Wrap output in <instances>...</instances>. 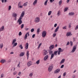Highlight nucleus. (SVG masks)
<instances>
[{
	"label": "nucleus",
	"mask_w": 78,
	"mask_h": 78,
	"mask_svg": "<svg viewBox=\"0 0 78 78\" xmlns=\"http://www.w3.org/2000/svg\"><path fill=\"white\" fill-rule=\"evenodd\" d=\"M25 55V52H21L20 55V56L22 57L24 56Z\"/></svg>",
	"instance_id": "nucleus-14"
},
{
	"label": "nucleus",
	"mask_w": 78,
	"mask_h": 78,
	"mask_svg": "<svg viewBox=\"0 0 78 78\" xmlns=\"http://www.w3.org/2000/svg\"><path fill=\"white\" fill-rule=\"evenodd\" d=\"M68 9V8H65L64 9V12H66V11H67V10Z\"/></svg>",
	"instance_id": "nucleus-41"
},
{
	"label": "nucleus",
	"mask_w": 78,
	"mask_h": 78,
	"mask_svg": "<svg viewBox=\"0 0 78 78\" xmlns=\"http://www.w3.org/2000/svg\"><path fill=\"white\" fill-rule=\"evenodd\" d=\"M74 14L75 13L73 12H70L69 14V16H73Z\"/></svg>",
	"instance_id": "nucleus-16"
},
{
	"label": "nucleus",
	"mask_w": 78,
	"mask_h": 78,
	"mask_svg": "<svg viewBox=\"0 0 78 78\" xmlns=\"http://www.w3.org/2000/svg\"><path fill=\"white\" fill-rule=\"evenodd\" d=\"M32 64H33L31 61H29L27 63V66L28 67H30Z\"/></svg>",
	"instance_id": "nucleus-8"
},
{
	"label": "nucleus",
	"mask_w": 78,
	"mask_h": 78,
	"mask_svg": "<svg viewBox=\"0 0 78 78\" xmlns=\"http://www.w3.org/2000/svg\"><path fill=\"white\" fill-rule=\"evenodd\" d=\"M64 65H62L61 66V67H60V68H61V69H62V68H63V67H64Z\"/></svg>",
	"instance_id": "nucleus-52"
},
{
	"label": "nucleus",
	"mask_w": 78,
	"mask_h": 78,
	"mask_svg": "<svg viewBox=\"0 0 78 78\" xmlns=\"http://www.w3.org/2000/svg\"><path fill=\"white\" fill-rule=\"evenodd\" d=\"M1 2H2V3L4 2V0H0Z\"/></svg>",
	"instance_id": "nucleus-62"
},
{
	"label": "nucleus",
	"mask_w": 78,
	"mask_h": 78,
	"mask_svg": "<svg viewBox=\"0 0 78 78\" xmlns=\"http://www.w3.org/2000/svg\"><path fill=\"white\" fill-rule=\"evenodd\" d=\"M37 0H35L33 3V6H35L37 4Z\"/></svg>",
	"instance_id": "nucleus-12"
},
{
	"label": "nucleus",
	"mask_w": 78,
	"mask_h": 78,
	"mask_svg": "<svg viewBox=\"0 0 78 78\" xmlns=\"http://www.w3.org/2000/svg\"><path fill=\"white\" fill-rule=\"evenodd\" d=\"M57 53H58L57 51H55L54 52V54L55 55H57Z\"/></svg>",
	"instance_id": "nucleus-34"
},
{
	"label": "nucleus",
	"mask_w": 78,
	"mask_h": 78,
	"mask_svg": "<svg viewBox=\"0 0 78 78\" xmlns=\"http://www.w3.org/2000/svg\"><path fill=\"white\" fill-rule=\"evenodd\" d=\"M48 0H46L45 1L44 3V6H47V3H48Z\"/></svg>",
	"instance_id": "nucleus-18"
},
{
	"label": "nucleus",
	"mask_w": 78,
	"mask_h": 78,
	"mask_svg": "<svg viewBox=\"0 0 78 78\" xmlns=\"http://www.w3.org/2000/svg\"><path fill=\"white\" fill-rule=\"evenodd\" d=\"M56 36V33L54 34L53 35V37H55Z\"/></svg>",
	"instance_id": "nucleus-45"
},
{
	"label": "nucleus",
	"mask_w": 78,
	"mask_h": 78,
	"mask_svg": "<svg viewBox=\"0 0 78 78\" xmlns=\"http://www.w3.org/2000/svg\"><path fill=\"white\" fill-rule=\"evenodd\" d=\"M27 59H28L29 58V51H27Z\"/></svg>",
	"instance_id": "nucleus-20"
},
{
	"label": "nucleus",
	"mask_w": 78,
	"mask_h": 78,
	"mask_svg": "<svg viewBox=\"0 0 78 78\" xmlns=\"http://www.w3.org/2000/svg\"><path fill=\"white\" fill-rule=\"evenodd\" d=\"M52 12V11H49L48 12V16H50V15L51 14Z\"/></svg>",
	"instance_id": "nucleus-29"
},
{
	"label": "nucleus",
	"mask_w": 78,
	"mask_h": 78,
	"mask_svg": "<svg viewBox=\"0 0 78 78\" xmlns=\"http://www.w3.org/2000/svg\"><path fill=\"white\" fill-rule=\"evenodd\" d=\"M19 47L21 49H22L23 48V46H22V44L20 45Z\"/></svg>",
	"instance_id": "nucleus-36"
},
{
	"label": "nucleus",
	"mask_w": 78,
	"mask_h": 78,
	"mask_svg": "<svg viewBox=\"0 0 78 78\" xmlns=\"http://www.w3.org/2000/svg\"><path fill=\"white\" fill-rule=\"evenodd\" d=\"M39 63H40V60H38L37 62H36V64H37V65H38V64H39Z\"/></svg>",
	"instance_id": "nucleus-31"
},
{
	"label": "nucleus",
	"mask_w": 78,
	"mask_h": 78,
	"mask_svg": "<svg viewBox=\"0 0 78 78\" xmlns=\"http://www.w3.org/2000/svg\"><path fill=\"white\" fill-rule=\"evenodd\" d=\"M24 15H25V11H24L22 12L20 17L17 21V23H18L19 25H21L22 23V19H23V17L24 16Z\"/></svg>",
	"instance_id": "nucleus-1"
},
{
	"label": "nucleus",
	"mask_w": 78,
	"mask_h": 78,
	"mask_svg": "<svg viewBox=\"0 0 78 78\" xmlns=\"http://www.w3.org/2000/svg\"><path fill=\"white\" fill-rule=\"evenodd\" d=\"M62 28L63 30H66L67 29V26H64Z\"/></svg>",
	"instance_id": "nucleus-40"
},
{
	"label": "nucleus",
	"mask_w": 78,
	"mask_h": 78,
	"mask_svg": "<svg viewBox=\"0 0 78 78\" xmlns=\"http://www.w3.org/2000/svg\"><path fill=\"white\" fill-rule=\"evenodd\" d=\"M33 73H32L29 74V76H30V77H31L32 76H33Z\"/></svg>",
	"instance_id": "nucleus-37"
},
{
	"label": "nucleus",
	"mask_w": 78,
	"mask_h": 78,
	"mask_svg": "<svg viewBox=\"0 0 78 78\" xmlns=\"http://www.w3.org/2000/svg\"><path fill=\"white\" fill-rule=\"evenodd\" d=\"M62 3V0H60L59 2V5H61Z\"/></svg>",
	"instance_id": "nucleus-43"
},
{
	"label": "nucleus",
	"mask_w": 78,
	"mask_h": 78,
	"mask_svg": "<svg viewBox=\"0 0 78 78\" xmlns=\"http://www.w3.org/2000/svg\"><path fill=\"white\" fill-rule=\"evenodd\" d=\"M16 42V39H15L13 40L12 41V45H14V43H15Z\"/></svg>",
	"instance_id": "nucleus-21"
},
{
	"label": "nucleus",
	"mask_w": 78,
	"mask_h": 78,
	"mask_svg": "<svg viewBox=\"0 0 78 78\" xmlns=\"http://www.w3.org/2000/svg\"><path fill=\"white\" fill-rule=\"evenodd\" d=\"M54 47H55V45H52L50 46L49 49L50 50H52V49L54 48Z\"/></svg>",
	"instance_id": "nucleus-13"
},
{
	"label": "nucleus",
	"mask_w": 78,
	"mask_h": 78,
	"mask_svg": "<svg viewBox=\"0 0 78 78\" xmlns=\"http://www.w3.org/2000/svg\"><path fill=\"white\" fill-rule=\"evenodd\" d=\"M54 27H57V24L55 23V24L54 26Z\"/></svg>",
	"instance_id": "nucleus-54"
},
{
	"label": "nucleus",
	"mask_w": 78,
	"mask_h": 78,
	"mask_svg": "<svg viewBox=\"0 0 78 78\" xmlns=\"http://www.w3.org/2000/svg\"><path fill=\"white\" fill-rule=\"evenodd\" d=\"M22 32H20L19 34V35L20 36H21V35H22Z\"/></svg>",
	"instance_id": "nucleus-46"
},
{
	"label": "nucleus",
	"mask_w": 78,
	"mask_h": 78,
	"mask_svg": "<svg viewBox=\"0 0 78 78\" xmlns=\"http://www.w3.org/2000/svg\"><path fill=\"white\" fill-rule=\"evenodd\" d=\"M76 46H74L73 47V49L71 51V53H74L75 52V50H76Z\"/></svg>",
	"instance_id": "nucleus-10"
},
{
	"label": "nucleus",
	"mask_w": 78,
	"mask_h": 78,
	"mask_svg": "<svg viewBox=\"0 0 78 78\" xmlns=\"http://www.w3.org/2000/svg\"><path fill=\"white\" fill-rule=\"evenodd\" d=\"M22 4V2L20 1L18 5V8H23V5H21V4Z\"/></svg>",
	"instance_id": "nucleus-7"
},
{
	"label": "nucleus",
	"mask_w": 78,
	"mask_h": 78,
	"mask_svg": "<svg viewBox=\"0 0 78 78\" xmlns=\"http://www.w3.org/2000/svg\"><path fill=\"white\" fill-rule=\"evenodd\" d=\"M27 3H28V2L24 3L23 6H26L27 5Z\"/></svg>",
	"instance_id": "nucleus-33"
},
{
	"label": "nucleus",
	"mask_w": 78,
	"mask_h": 78,
	"mask_svg": "<svg viewBox=\"0 0 78 78\" xmlns=\"http://www.w3.org/2000/svg\"><path fill=\"white\" fill-rule=\"evenodd\" d=\"M69 44H70V42H68L67 43V44H66V45H69Z\"/></svg>",
	"instance_id": "nucleus-55"
},
{
	"label": "nucleus",
	"mask_w": 78,
	"mask_h": 78,
	"mask_svg": "<svg viewBox=\"0 0 78 78\" xmlns=\"http://www.w3.org/2000/svg\"><path fill=\"white\" fill-rule=\"evenodd\" d=\"M57 16H59L61 15V11L60 10L58 11L57 13Z\"/></svg>",
	"instance_id": "nucleus-25"
},
{
	"label": "nucleus",
	"mask_w": 78,
	"mask_h": 78,
	"mask_svg": "<svg viewBox=\"0 0 78 78\" xmlns=\"http://www.w3.org/2000/svg\"><path fill=\"white\" fill-rule=\"evenodd\" d=\"M61 52H60V51H58V55H60V53Z\"/></svg>",
	"instance_id": "nucleus-58"
},
{
	"label": "nucleus",
	"mask_w": 78,
	"mask_h": 78,
	"mask_svg": "<svg viewBox=\"0 0 78 78\" xmlns=\"http://www.w3.org/2000/svg\"><path fill=\"white\" fill-rule=\"evenodd\" d=\"M47 31H43L41 34V36L42 37H45L47 35Z\"/></svg>",
	"instance_id": "nucleus-3"
},
{
	"label": "nucleus",
	"mask_w": 78,
	"mask_h": 78,
	"mask_svg": "<svg viewBox=\"0 0 78 78\" xmlns=\"http://www.w3.org/2000/svg\"><path fill=\"white\" fill-rule=\"evenodd\" d=\"M78 29V25H77L76 27V28H75V30H77Z\"/></svg>",
	"instance_id": "nucleus-47"
},
{
	"label": "nucleus",
	"mask_w": 78,
	"mask_h": 78,
	"mask_svg": "<svg viewBox=\"0 0 78 78\" xmlns=\"http://www.w3.org/2000/svg\"><path fill=\"white\" fill-rule=\"evenodd\" d=\"M48 58V55H47L46 56H45L44 58V61H46Z\"/></svg>",
	"instance_id": "nucleus-17"
},
{
	"label": "nucleus",
	"mask_w": 78,
	"mask_h": 78,
	"mask_svg": "<svg viewBox=\"0 0 78 78\" xmlns=\"http://www.w3.org/2000/svg\"><path fill=\"white\" fill-rule=\"evenodd\" d=\"M17 14L16 13H13L12 14V17H14V20H17Z\"/></svg>",
	"instance_id": "nucleus-4"
},
{
	"label": "nucleus",
	"mask_w": 78,
	"mask_h": 78,
	"mask_svg": "<svg viewBox=\"0 0 78 78\" xmlns=\"http://www.w3.org/2000/svg\"><path fill=\"white\" fill-rule=\"evenodd\" d=\"M35 36H36V35H35V34H33V35H32V38H34V37H35Z\"/></svg>",
	"instance_id": "nucleus-51"
},
{
	"label": "nucleus",
	"mask_w": 78,
	"mask_h": 78,
	"mask_svg": "<svg viewBox=\"0 0 78 78\" xmlns=\"http://www.w3.org/2000/svg\"><path fill=\"white\" fill-rule=\"evenodd\" d=\"M53 69V65H51L49 66L48 69V72H51V71Z\"/></svg>",
	"instance_id": "nucleus-5"
},
{
	"label": "nucleus",
	"mask_w": 78,
	"mask_h": 78,
	"mask_svg": "<svg viewBox=\"0 0 78 78\" xmlns=\"http://www.w3.org/2000/svg\"><path fill=\"white\" fill-rule=\"evenodd\" d=\"M70 2V0H67L66 1V2L68 3H69V2Z\"/></svg>",
	"instance_id": "nucleus-59"
},
{
	"label": "nucleus",
	"mask_w": 78,
	"mask_h": 78,
	"mask_svg": "<svg viewBox=\"0 0 78 78\" xmlns=\"http://www.w3.org/2000/svg\"><path fill=\"white\" fill-rule=\"evenodd\" d=\"M28 36H30V35L29 34V32H27L26 34L24 37V40H26V39H27V37H28Z\"/></svg>",
	"instance_id": "nucleus-9"
},
{
	"label": "nucleus",
	"mask_w": 78,
	"mask_h": 78,
	"mask_svg": "<svg viewBox=\"0 0 78 78\" xmlns=\"http://www.w3.org/2000/svg\"><path fill=\"white\" fill-rule=\"evenodd\" d=\"M40 32V28H38L37 29V34H39V32Z\"/></svg>",
	"instance_id": "nucleus-35"
},
{
	"label": "nucleus",
	"mask_w": 78,
	"mask_h": 78,
	"mask_svg": "<svg viewBox=\"0 0 78 78\" xmlns=\"http://www.w3.org/2000/svg\"><path fill=\"white\" fill-rule=\"evenodd\" d=\"M70 44L71 46H72L73 45V42H72V41H70Z\"/></svg>",
	"instance_id": "nucleus-50"
},
{
	"label": "nucleus",
	"mask_w": 78,
	"mask_h": 78,
	"mask_svg": "<svg viewBox=\"0 0 78 78\" xmlns=\"http://www.w3.org/2000/svg\"><path fill=\"white\" fill-rule=\"evenodd\" d=\"M24 27V24H22L21 25V29H22L23 28V27Z\"/></svg>",
	"instance_id": "nucleus-38"
},
{
	"label": "nucleus",
	"mask_w": 78,
	"mask_h": 78,
	"mask_svg": "<svg viewBox=\"0 0 78 78\" xmlns=\"http://www.w3.org/2000/svg\"><path fill=\"white\" fill-rule=\"evenodd\" d=\"M34 22L35 23H38V22H40V18L39 17H36L35 19Z\"/></svg>",
	"instance_id": "nucleus-6"
},
{
	"label": "nucleus",
	"mask_w": 78,
	"mask_h": 78,
	"mask_svg": "<svg viewBox=\"0 0 78 78\" xmlns=\"http://www.w3.org/2000/svg\"><path fill=\"white\" fill-rule=\"evenodd\" d=\"M29 29V28H25L26 31H28V30Z\"/></svg>",
	"instance_id": "nucleus-57"
},
{
	"label": "nucleus",
	"mask_w": 78,
	"mask_h": 78,
	"mask_svg": "<svg viewBox=\"0 0 78 78\" xmlns=\"http://www.w3.org/2000/svg\"><path fill=\"white\" fill-rule=\"evenodd\" d=\"M47 51H45L44 52V54L43 55H44V56L46 55H47Z\"/></svg>",
	"instance_id": "nucleus-30"
},
{
	"label": "nucleus",
	"mask_w": 78,
	"mask_h": 78,
	"mask_svg": "<svg viewBox=\"0 0 78 78\" xmlns=\"http://www.w3.org/2000/svg\"><path fill=\"white\" fill-rule=\"evenodd\" d=\"M70 35H72L71 32H68L66 34V36H70Z\"/></svg>",
	"instance_id": "nucleus-27"
},
{
	"label": "nucleus",
	"mask_w": 78,
	"mask_h": 78,
	"mask_svg": "<svg viewBox=\"0 0 78 78\" xmlns=\"http://www.w3.org/2000/svg\"><path fill=\"white\" fill-rule=\"evenodd\" d=\"M10 54H14V52H10Z\"/></svg>",
	"instance_id": "nucleus-63"
},
{
	"label": "nucleus",
	"mask_w": 78,
	"mask_h": 78,
	"mask_svg": "<svg viewBox=\"0 0 78 78\" xmlns=\"http://www.w3.org/2000/svg\"><path fill=\"white\" fill-rule=\"evenodd\" d=\"M48 52L49 55H51L50 59H52L53 57H54V54L53 53V51L51 50H49Z\"/></svg>",
	"instance_id": "nucleus-2"
},
{
	"label": "nucleus",
	"mask_w": 78,
	"mask_h": 78,
	"mask_svg": "<svg viewBox=\"0 0 78 78\" xmlns=\"http://www.w3.org/2000/svg\"><path fill=\"white\" fill-rule=\"evenodd\" d=\"M11 6L9 5V11L11 10Z\"/></svg>",
	"instance_id": "nucleus-42"
},
{
	"label": "nucleus",
	"mask_w": 78,
	"mask_h": 78,
	"mask_svg": "<svg viewBox=\"0 0 78 78\" xmlns=\"http://www.w3.org/2000/svg\"><path fill=\"white\" fill-rule=\"evenodd\" d=\"M65 61V59H63L61 61L60 63V64H62V63H64Z\"/></svg>",
	"instance_id": "nucleus-23"
},
{
	"label": "nucleus",
	"mask_w": 78,
	"mask_h": 78,
	"mask_svg": "<svg viewBox=\"0 0 78 78\" xmlns=\"http://www.w3.org/2000/svg\"><path fill=\"white\" fill-rule=\"evenodd\" d=\"M71 27V25L69 24V28H70Z\"/></svg>",
	"instance_id": "nucleus-60"
},
{
	"label": "nucleus",
	"mask_w": 78,
	"mask_h": 78,
	"mask_svg": "<svg viewBox=\"0 0 78 78\" xmlns=\"http://www.w3.org/2000/svg\"><path fill=\"white\" fill-rule=\"evenodd\" d=\"M6 61V60H5L4 59H2L0 61V62L1 63H5Z\"/></svg>",
	"instance_id": "nucleus-22"
},
{
	"label": "nucleus",
	"mask_w": 78,
	"mask_h": 78,
	"mask_svg": "<svg viewBox=\"0 0 78 78\" xmlns=\"http://www.w3.org/2000/svg\"><path fill=\"white\" fill-rule=\"evenodd\" d=\"M18 75H19L20 76V75H21V72H20L18 73Z\"/></svg>",
	"instance_id": "nucleus-56"
},
{
	"label": "nucleus",
	"mask_w": 78,
	"mask_h": 78,
	"mask_svg": "<svg viewBox=\"0 0 78 78\" xmlns=\"http://www.w3.org/2000/svg\"><path fill=\"white\" fill-rule=\"evenodd\" d=\"M25 48L26 49H28V43H27L26 44Z\"/></svg>",
	"instance_id": "nucleus-26"
},
{
	"label": "nucleus",
	"mask_w": 78,
	"mask_h": 78,
	"mask_svg": "<svg viewBox=\"0 0 78 78\" xmlns=\"http://www.w3.org/2000/svg\"><path fill=\"white\" fill-rule=\"evenodd\" d=\"M76 72V70H75L74 71V72H73V73H75V72Z\"/></svg>",
	"instance_id": "nucleus-64"
},
{
	"label": "nucleus",
	"mask_w": 78,
	"mask_h": 78,
	"mask_svg": "<svg viewBox=\"0 0 78 78\" xmlns=\"http://www.w3.org/2000/svg\"><path fill=\"white\" fill-rule=\"evenodd\" d=\"M3 30H4V26H3L0 28V31H2Z\"/></svg>",
	"instance_id": "nucleus-19"
},
{
	"label": "nucleus",
	"mask_w": 78,
	"mask_h": 78,
	"mask_svg": "<svg viewBox=\"0 0 78 78\" xmlns=\"http://www.w3.org/2000/svg\"><path fill=\"white\" fill-rule=\"evenodd\" d=\"M13 45V46L12 47H16V46H17V43L16 42L14 43V44Z\"/></svg>",
	"instance_id": "nucleus-28"
},
{
	"label": "nucleus",
	"mask_w": 78,
	"mask_h": 78,
	"mask_svg": "<svg viewBox=\"0 0 78 78\" xmlns=\"http://www.w3.org/2000/svg\"><path fill=\"white\" fill-rule=\"evenodd\" d=\"M51 3H53V2H55V0H50Z\"/></svg>",
	"instance_id": "nucleus-49"
},
{
	"label": "nucleus",
	"mask_w": 78,
	"mask_h": 78,
	"mask_svg": "<svg viewBox=\"0 0 78 78\" xmlns=\"http://www.w3.org/2000/svg\"><path fill=\"white\" fill-rule=\"evenodd\" d=\"M59 27L57 26L55 30V32L56 33L57 32V31H58V30H59Z\"/></svg>",
	"instance_id": "nucleus-15"
},
{
	"label": "nucleus",
	"mask_w": 78,
	"mask_h": 78,
	"mask_svg": "<svg viewBox=\"0 0 78 78\" xmlns=\"http://www.w3.org/2000/svg\"><path fill=\"white\" fill-rule=\"evenodd\" d=\"M60 72V69H58L55 71L54 73H58Z\"/></svg>",
	"instance_id": "nucleus-11"
},
{
	"label": "nucleus",
	"mask_w": 78,
	"mask_h": 78,
	"mask_svg": "<svg viewBox=\"0 0 78 78\" xmlns=\"http://www.w3.org/2000/svg\"><path fill=\"white\" fill-rule=\"evenodd\" d=\"M66 75V72H65L63 73V76H65Z\"/></svg>",
	"instance_id": "nucleus-44"
},
{
	"label": "nucleus",
	"mask_w": 78,
	"mask_h": 78,
	"mask_svg": "<svg viewBox=\"0 0 78 78\" xmlns=\"http://www.w3.org/2000/svg\"><path fill=\"white\" fill-rule=\"evenodd\" d=\"M34 31V29H33V28L31 30V31L32 33H33V31Z\"/></svg>",
	"instance_id": "nucleus-48"
},
{
	"label": "nucleus",
	"mask_w": 78,
	"mask_h": 78,
	"mask_svg": "<svg viewBox=\"0 0 78 78\" xmlns=\"http://www.w3.org/2000/svg\"><path fill=\"white\" fill-rule=\"evenodd\" d=\"M58 50L59 51H60V52H62L63 51H64L61 48H58Z\"/></svg>",
	"instance_id": "nucleus-24"
},
{
	"label": "nucleus",
	"mask_w": 78,
	"mask_h": 78,
	"mask_svg": "<svg viewBox=\"0 0 78 78\" xmlns=\"http://www.w3.org/2000/svg\"><path fill=\"white\" fill-rule=\"evenodd\" d=\"M41 45H42V43H40L38 45V48H39L41 47Z\"/></svg>",
	"instance_id": "nucleus-39"
},
{
	"label": "nucleus",
	"mask_w": 78,
	"mask_h": 78,
	"mask_svg": "<svg viewBox=\"0 0 78 78\" xmlns=\"http://www.w3.org/2000/svg\"><path fill=\"white\" fill-rule=\"evenodd\" d=\"M17 72H14L13 73V75H16V74H17Z\"/></svg>",
	"instance_id": "nucleus-53"
},
{
	"label": "nucleus",
	"mask_w": 78,
	"mask_h": 78,
	"mask_svg": "<svg viewBox=\"0 0 78 78\" xmlns=\"http://www.w3.org/2000/svg\"><path fill=\"white\" fill-rule=\"evenodd\" d=\"M3 47V44H1L0 45V48H2Z\"/></svg>",
	"instance_id": "nucleus-32"
},
{
	"label": "nucleus",
	"mask_w": 78,
	"mask_h": 78,
	"mask_svg": "<svg viewBox=\"0 0 78 78\" xmlns=\"http://www.w3.org/2000/svg\"><path fill=\"white\" fill-rule=\"evenodd\" d=\"M19 65H20V63L18 65V66H17V67H19V68H20V66H19Z\"/></svg>",
	"instance_id": "nucleus-61"
}]
</instances>
